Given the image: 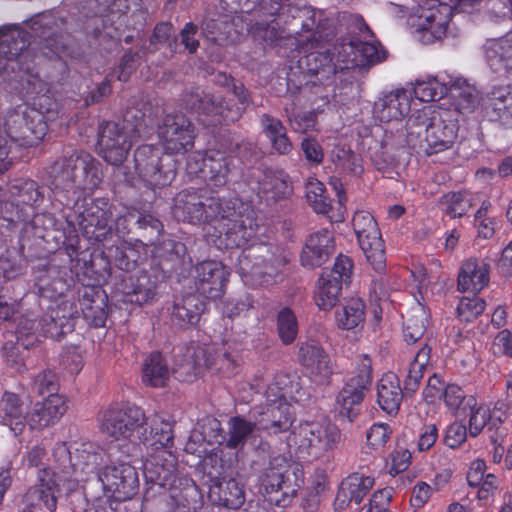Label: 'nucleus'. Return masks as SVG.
I'll return each mask as SVG.
<instances>
[{
  "label": "nucleus",
  "mask_w": 512,
  "mask_h": 512,
  "mask_svg": "<svg viewBox=\"0 0 512 512\" xmlns=\"http://www.w3.org/2000/svg\"><path fill=\"white\" fill-rule=\"evenodd\" d=\"M443 401L446 407L451 412H456L462 405V410H465V401L468 398L464 395L463 390L455 385H447L442 394Z\"/></svg>",
  "instance_id": "52"
},
{
  "label": "nucleus",
  "mask_w": 512,
  "mask_h": 512,
  "mask_svg": "<svg viewBox=\"0 0 512 512\" xmlns=\"http://www.w3.org/2000/svg\"><path fill=\"white\" fill-rule=\"evenodd\" d=\"M341 484L350 494L349 496L354 499V502L358 504L374 486V479L370 476L352 474L345 478Z\"/></svg>",
  "instance_id": "44"
},
{
  "label": "nucleus",
  "mask_w": 512,
  "mask_h": 512,
  "mask_svg": "<svg viewBox=\"0 0 512 512\" xmlns=\"http://www.w3.org/2000/svg\"><path fill=\"white\" fill-rule=\"evenodd\" d=\"M478 200L477 194L469 191L449 192L441 199L443 211L452 218L466 214Z\"/></svg>",
  "instance_id": "34"
},
{
  "label": "nucleus",
  "mask_w": 512,
  "mask_h": 512,
  "mask_svg": "<svg viewBox=\"0 0 512 512\" xmlns=\"http://www.w3.org/2000/svg\"><path fill=\"white\" fill-rule=\"evenodd\" d=\"M64 311L68 307V311L63 313L61 316L59 315V310H52V314L50 317V321L45 323L42 327V332L44 336L58 339L63 335V323L64 320L70 317L73 313V304L70 302H64Z\"/></svg>",
  "instance_id": "49"
},
{
  "label": "nucleus",
  "mask_w": 512,
  "mask_h": 512,
  "mask_svg": "<svg viewBox=\"0 0 512 512\" xmlns=\"http://www.w3.org/2000/svg\"><path fill=\"white\" fill-rule=\"evenodd\" d=\"M209 498L215 504L238 509L245 502V491L243 485L236 479H223L210 486Z\"/></svg>",
  "instance_id": "24"
},
{
  "label": "nucleus",
  "mask_w": 512,
  "mask_h": 512,
  "mask_svg": "<svg viewBox=\"0 0 512 512\" xmlns=\"http://www.w3.org/2000/svg\"><path fill=\"white\" fill-rule=\"evenodd\" d=\"M99 427L103 434L114 440H139L151 449L144 462V476L148 482L167 490L171 504L176 508L189 505L188 496L194 487L176 477L177 457L172 451L173 435L170 421L155 414L146 417L135 405H116L99 414Z\"/></svg>",
  "instance_id": "1"
},
{
  "label": "nucleus",
  "mask_w": 512,
  "mask_h": 512,
  "mask_svg": "<svg viewBox=\"0 0 512 512\" xmlns=\"http://www.w3.org/2000/svg\"><path fill=\"white\" fill-rule=\"evenodd\" d=\"M66 401L58 393H51L34 406L28 423L31 428H42L56 423L66 412Z\"/></svg>",
  "instance_id": "22"
},
{
  "label": "nucleus",
  "mask_w": 512,
  "mask_h": 512,
  "mask_svg": "<svg viewBox=\"0 0 512 512\" xmlns=\"http://www.w3.org/2000/svg\"><path fill=\"white\" fill-rule=\"evenodd\" d=\"M489 265L481 259L469 258L460 267L457 287L461 292L478 293L489 283Z\"/></svg>",
  "instance_id": "20"
},
{
  "label": "nucleus",
  "mask_w": 512,
  "mask_h": 512,
  "mask_svg": "<svg viewBox=\"0 0 512 512\" xmlns=\"http://www.w3.org/2000/svg\"><path fill=\"white\" fill-rule=\"evenodd\" d=\"M0 419L17 435L25 427V417L19 397L12 392H5L0 398Z\"/></svg>",
  "instance_id": "29"
},
{
  "label": "nucleus",
  "mask_w": 512,
  "mask_h": 512,
  "mask_svg": "<svg viewBox=\"0 0 512 512\" xmlns=\"http://www.w3.org/2000/svg\"><path fill=\"white\" fill-rule=\"evenodd\" d=\"M169 379V369L159 353L149 355L142 367V381L151 387H163Z\"/></svg>",
  "instance_id": "31"
},
{
  "label": "nucleus",
  "mask_w": 512,
  "mask_h": 512,
  "mask_svg": "<svg viewBox=\"0 0 512 512\" xmlns=\"http://www.w3.org/2000/svg\"><path fill=\"white\" fill-rule=\"evenodd\" d=\"M412 92L398 88L383 93L374 102L373 114L382 123L401 122L411 109Z\"/></svg>",
  "instance_id": "14"
},
{
  "label": "nucleus",
  "mask_w": 512,
  "mask_h": 512,
  "mask_svg": "<svg viewBox=\"0 0 512 512\" xmlns=\"http://www.w3.org/2000/svg\"><path fill=\"white\" fill-rule=\"evenodd\" d=\"M276 325L282 343H293L298 334V322L294 312L289 308L281 309L277 315Z\"/></svg>",
  "instance_id": "42"
},
{
  "label": "nucleus",
  "mask_w": 512,
  "mask_h": 512,
  "mask_svg": "<svg viewBox=\"0 0 512 512\" xmlns=\"http://www.w3.org/2000/svg\"><path fill=\"white\" fill-rule=\"evenodd\" d=\"M125 129L113 122H108L101 128L98 140L99 153L112 165L122 164L131 148L132 141Z\"/></svg>",
  "instance_id": "13"
},
{
  "label": "nucleus",
  "mask_w": 512,
  "mask_h": 512,
  "mask_svg": "<svg viewBox=\"0 0 512 512\" xmlns=\"http://www.w3.org/2000/svg\"><path fill=\"white\" fill-rule=\"evenodd\" d=\"M342 284L330 279L327 275H321L314 293L315 304L324 311L331 310L339 301Z\"/></svg>",
  "instance_id": "32"
},
{
  "label": "nucleus",
  "mask_w": 512,
  "mask_h": 512,
  "mask_svg": "<svg viewBox=\"0 0 512 512\" xmlns=\"http://www.w3.org/2000/svg\"><path fill=\"white\" fill-rule=\"evenodd\" d=\"M158 134L165 151L171 154L185 153L194 144V127L182 114L166 116Z\"/></svg>",
  "instance_id": "11"
},
{
  "label": "nucleus",
  "mask_w": 512,
  "mask_h": 512,
  "mask_svg": "<svg viewBox=\"0 0 512 512\" xmlns=\"http://www.w3.org/2000/svg\"><path fill=\"white\" fill-rule=\"evenodd\" d=\"M493 352L498 355L512 356V332L503 330L493 341Z\"/></svg>",
  "instance_id": "61"
},
{
  "label": "nucleus",
  "mask_w": 512,
  "mask_h": 512,
  "mask_svg": "<svg viewBox=\"0 0 512 512\" xmlns=\"http://www.w3.org/2000/svg\"><path fill=\"white\" fill-rule=\"evenodd\" d=\"M203 309L202 302H199L194 296H189L183 299L182 304L175 305L173 316L183 324L196 325Z\"/></svg>",
  "instance_id": "43"
},
{
  "label": "nucleus",
  "mask_w": 512,
  "mask_h": 512,
  "mask_svg": "<svg viewBox=\"0 0 512 512\" xmlns=\"http://www.w3.org/2000/svg\"><path fill=\"white\" fill-rule=\"evenodd\" d=\"M486 56L492 68L497 70L498 64H501L505 69L512 70V32L488 41Z\"/></svg>",
  "instance_id": "30"
},
{
  "label": "nucleus",
  "mask_w": 512,
  "mask_h": 512,
  "mask_svg": "<svg viewBox=\"0 0 512 512\" xmlns=\"http://www.w3.org/2000/svg\"><path fill=\"white\" fill-rule=\"evenodd\" d=\"M402 396L398 377L391 372L384 374L377 385V402L380 408L390 415L397 413Z\"/></svg>",
  "instance_id": "26"
},
{
  "label": "nucleus",
  "mask_w": 512,
  "mask_h": 512,
  "mask_svg": "<svg viewBox=\"0 0 512 512\" xmlns=\"http://www.w3.org/2000/svg\"><path fill=\"white\" fill-rule=\"evenodd\" d=\"M202 167L199 172L203 177H208L214 181L215 186L225 183L226 175L229 171L227 159L220 152L209 151L202 157Z\"/></svg>",
  "instance_id": "35"
},
{
  "label": "nucleus",
  "mask_w": 512,
  "mask_h": 512,
  "mask_svg": "<svg viewBox=\"0 0 512 512\" xmlns=\"http://www.w3.org/2000/svg\"><path fill=\"white\" fill-rule=\"evenodd\" d=\"M432 493L433 488L428 483L424 481L417 482L412 489L411 505L415 509L423 508L430 500Z\"/></svg>",
  "instance_id": "57"
},
{
  "label": "nucleus",
  "mask_w": 512,
  "mask_h": 512,
  "mask_svg": "<svg viewBox=\"0 0 512 512\" xmlns=\"http://www.w3.org/2000/svg\"><path fill=\"white\" fill-rule=\"evenodd\" d=\"M152 146H141L135 152L136 168L143 172L144 176H156L160 171L158 167V155Z\"/></svg>",
  "instance_id": "45"
},
{
  "label": "nucleus",
  "mask_w": 512,
  "mask_h": 512,
  "mask_svg": "<svg viewBox=\"0 0 512 512\" xmlns=\"http://www.w3.org/2000/svg\"><path fill=\"white\" fill-rule=\"evenodd\" d=\"M325 186L314 177H310L306 183V198L316 213L328 214L331 210L330 202L325 194Z\"/></svg>",
  "instance_id": "39"
},
{
  "label": "nucleus",
  "mask_w": 512,
  "mask_h": 512,
  "mask_svg": "<svg viewBox=\"0 0 512 512\" xmlns=\"http://www.w3.org/2000/svg\"><path fill=\"white\" fill-rule=\"evenodd\" d=\"M467 429L461 422H454L449 425L444 438L446 445L452 449L460 447L466 440Z\"/></svg>",
  "instance_id": "55"
},
{
  "label": "nucleus",
  "mask_w": 512,
  "mask_h": 512,
  "mask_svg": "<svg viewBox=\"0 0 512 512\" xmlns=\"http://www.w3.org/2000/svg\"><path fill=\"white\" fill-rule=\"evenodd\" d=\"M371 380L370 360L364 357L363 369L351 377L338 394L337 409L340 415L349 420L356 415L357 407L362 402Z\"/></svg>",
  "instance_id": "12"
},
{
  "label": "nucleus",
  "mask_w": 512,
  "mask_h": 512,
  "mask_svg": "<svg viewBox=\"0 0 512 512\" xmlns=\"http://www.w3.org/2000/svg\"><path fill=\"white\" fill-rule=\"evenodd\" d=\"M64 45L57 37L45 38L43 43L28 41V34L17 24L0 27V77L12 80L20 77L23 90L27 95H35L33 105L37 107L33 120L34 126L29 127L34 138L24 141L26 146L37 145L47 134V121L58 113V104L47 92L46 83L37 74L31 72L34 64L41 58L60 57Z\"/></svg>",
  "instance_id": "2"
},
{
  "label": "nucleus",
  "mask_w": 512,
  "mask_h": 512,
  "mask_svg": "<svg viewBox=\"0 0 512 512\" xmlns=\"http://www.w3.org/2000/svg\"><path fill=\"white\" fill-rule=\"evenodd\" d=\"M449 92V80H439L437 77L425 81H417L413 94L422 102H431L443 98Z\"/></svg>",
  "instance_id": "38"
},
{
  "label": "nucleus",
  "mask_w": 512,
  "mask_h": 512,
  "mask_svg": "<svg viewBox=\"0 0 512 512\" xmlns=\"http://www.w3.org/2000/svg\"><path fill=\"white\" fill-rule=\"evenodd\" d=\"M411 463V453L407 449L397 450L392 455L389 473L393 476L405 471Z\"/></svg>",
  "instance_id": "62"
},
{
  "label": "nucleus",
  "mask_w": 512,
  "mask_h": 512,
  "mask_svg": "<svg viewBox=\"0 0 512 512\" xmlns=\"http://www.w3.org/2000/svg\"><path fill=\"white\" fill-rule=\"evenodd\" d=\"M238 271L244 280L258 278L266 273L260 262L252 263L251 256L244 254L239 258Z\"/></svg>",
  "instance_id": "56"
},
{
  "label": "nucleus",
  "mask_w": 512,
  "mask_h": 512,
  "mask_svg": "<svg viewBox=\"0 0 512 512\" xmlns=\"http://www.w3.org/2000/svg\"><path fill=\"white\" fill-rule=\"evenodd\" d=\"M338 52L337 62L345 65L340 69L349 68L350 66H364L365 64L380 62L385 59V51L379 43L351 41L344 43Z\"/></svg>",
  "instance_id": "19"
},
{
  "label": "nucleus",
  "mask_w": 512,
  "mask_h": 512,
  "mask_svg": "<svg viewBox=\"0 0 512 512\" xmlns=\"http://www.w3.org/2000/svg\"><path fill=\"white\" fill-rule=\"evenodd\" d=\"M406 130L410 135L425 133V141L433 152L450 148L457 138V123L447 110L436 105H424L415 109L406 120Z\"/></svg>",
  "instance_id": "6"
},
{
  "label": "nucleus",
  "mask_w": 512,
  "mask_h": 512,
  "mask_svg": "<svg viewBox=\"0 0 512 512\" xmlns=\"http://www.w3.org/2000/svg\"><path fill=\"white\" fill-rule=\"evenodd\" d=\"M188 195L179 193L174 206V216L183 221L215 220L220 244L225 248L243 247L257 232L255 212L239 199L220 200L210 198L207 203L192 202Z\"/></svg>",
  "instance_id": "3"
},
{
  "label": "nucleus",
  "mask_w": 512,
  "mask_h": 512,
  "mask_svg": "<svg viewBox=\"0 0 512 512\" xmlns=\"http://www.w3.org/2000/svg\"><path fill=\"white\" fill-rule=\"evenodd\" d=\"M86 159L76 156L70 157L62 164L57 163L53 167V172L56 173L55 179L57 182H73L77 177L78 170H85Z\"/></svg>",
  "instance_id": "46"
},
{
  "label": "nucleus",
  "mask_w": 512,
  "mask_h": 512,
  "mask_svg": "<svg viewBox=\"0 0 512 512\" xmlns=\"http://www.w3.org/2000/svg\"><path fill=\"white\" fill-rule=\"evenodd\" d=\"M33 389L39 395L57 393V382L55 374L50 370L40 372L34 379Z\"/></svg>",
  "instance_id": "54"
},
{
  "label": "nucleus",
  "mask_w": 512,
  "mask_h": 512,
  "mask_svg": "<svg viewBox=\"0 0 512 512\" xmlns=\"http://www.w3.org/2000/svg\"><path fill=\"white\" fill-rule=\"evenodd\" d=\"M392 434V430L386 423H374L366 432V445L373 451H379L385 447Z\"/></svg>",
  "instance_id": "48"
},
{
  "label": "nucleus",
  "mask_w": 512,
  "mask_h": 512,
  "mask_svg": "<svg viewBox=\"0 0 512 512\" xmlns=\"http://www.w3.org/2000/svg\"><path fill=\"white\" fill-rule=\"evenodd\" d=\"M100 480L105 491L110 492L117 501L130 499L139 487L136 469L126 462L106 465L100 473Z\"/></svg>",
  "instance_id": "10"
},
{
  "label": "nucleus",
  "mask_w": 512,
  "mask_h": 512,
  "mask_svg": "<svg viewBox=\"0 0 512 512\" xmlns=\"http://www.w3.org/2000/svg\"><path fill=\"white\" fill-rule=\"evenodd\" d=\"M366 319V306L359 297L347 299L335 310V324L341 330H355L362 327Z\"/></svg>",
  "instance_id": "25"
},
{
  "label": "nucleus",
  "mask_w": 512,
  "mask_h": 512,
  "mask_svg": "<svg viewBox=\"0 0 512 512\" xmlns=\"http://www.w3.org/2000/svg\"><path fill=\"white\" fill-rule=\"evenodd\" d=\"M334 239L332 233L323 229L311 234L301 254L302 265L310 268L321 266L332 254Z\"/></svg>",
  "instance_id": "21"
},
{
  "label": "nucleus",
  "mask_w": 512,
  "mask_h": 512,
  "mask_svg": "<svg viewBox=\"0 0 512 512\" xmlns=\"http://www.w3.org/2000/svg\"><path fill=\"white\" fill-rule=\"evenodd\" d=\"M330 159L336 168L343 172L353 175L362 173L360 159L344 146H335L331 151Z\"/></svg>",
  "instance_id": "41"
},
{
  "label": "nucleus",
  "mask_w": 512,
  "mask_h": 512,
  "mask_svg": "<svg viewBox=\"0 0 512 512\" xmlns=\"http://www.w3.org/2000/svg\"><path fill=\"white\" fill-rule=\"evenodd\" d=\"M468 412V431L471 437L478 436L486 426L489 429L501 423V418L495 419L491 409L484 403H478L474 396H468L465 401V410Z\"/></svg>",
  "instance_id": "27"
},
{
  "label": "nucleus",
  "mask_w": 512,
  "mask_h": 512,
  "mask_svg": "<svg viewBox=\"0 0 512 512\" xmlns=\"http://www.w3.org/2000/svg\"><path fill=\"white\" fill-rule=\"evenodd\" d=\"M486 463L482 459L471 462L467 471V482L470 486H478L486 476Z\"/></svg>",
  "instance_id": "63"
},
{
  "label": "nucleus",
  "mask_w": 512,
  "mask_h": 512,
  "mask_svg": "<svg viewBox=\"0 0 512 512\" xmlns=\"http://www.w3.org/2000/svg\"><path fill=\"white\" fill-rule=\"evenodd\" d=\"M429 320V311L420 302L410 310L404 325V339L407 343H415L421 339L426 331Z\"/></svg>",
  "instance_id": "33"
},
{
  "label": "nucleus",
  "mask_w": 512,
  "mask_h": 512,
  "mask_svg": "<svg viewBox=\"0 0 512 512\" xmlns=\"http://www.w3.org/2000/svg\"><path fill=\"white\" fill-rule=\"evenodd\" d=\"M299 360L312 382L319 385L328 382L332 365L329 356L318 343H303L299 349Z\"/></svg>",
  "instance_id": "16"
},
{
  "label": "nucleus",
  "mask_w": 512,
  "mask_h": 512,
  "mask_svg": "<svg viewBox=\"0 0 512 512\" xmlns=\"http://www.w3.org/2000/svg\"><path fill=\"white\" fill-rule=\"evenodd\" d=\"M431 348L428 345L421 347L415 354L408 367L405 379V388L415 391L423 378L424 372L430 360Z\"/></svg>",
  "instance_id": "37"
},
{
  "label": "nucleus",
  "mask_w": 512,
  "mask_h": 512,
  "mask_svg": "<svg viewBox=\"0 0 512 512\" xmlns=\"http://www.w3.org/2000/svg\"><path fill=\"white\" fill-rule=\"evenodd\" d=\"M213 365L214 361L211 359L208 350L199 347L189 348L184 359L175 369V373L181 381L191 382L205 369H211Z\"/></svg>",
  "instance_id": "23"
},
{
  "label": "nucleus",
  "mask_w": 512,
  "mask_h": 512,
  "mask_svg": "<svg viewBox=\"0 0 512 512\" xmlns=\"http://www.w3.org/2000/svg\"><path fill=\"white\" fill-rule=\"evenodd\" d=\"M438 438V430L434 425L425 426L423 431L419 435L418 439V450L426 451L429 450L436 442Z\"/></svg>",
  "instance_id": "64"
},
{
  "label": "nucleus",
  "mask_w": 512,
  "mask_h": 512,
  "mask_svg": "<svg viewBox=\"0 0 512 512\" xmlns=\"http://www.w3.org/2000/svg\"><path fill=\"white\" fill-rule=\"evenodd\" d=\"M291 185L282 174L271 173L265 176L261 183V191L267 199L277 200L291 193Z\"/></svg>",
  "instance_id": "40"
},
{
  "label": "nucleus",
  "mask_w": 512,
  "mask_h": 512,
  "mask_svg": "<svg viewBox=\"0 0 512 512\" xmlns=\"http://www.w3.org/2000/svg\"><path fill=\"white\" fill-rule=\"evenodd\" d=\"M196 271V286L201 295L209 299H216L224 293L229 271L221 262H202L197 266Z\"/></svg>",
  "instance_id": "18"
},
{
  "label": "nucleus",
  "mask_w": 512,
  "mask_h": 512,
  "mask_svg": "<svg viewBox=\"0 0 512 512\" xmlns=\"http://www.w3.org/2000/svg\"><path fill=\"white\" fill-rule=\"evenodd\" d=\"M316 113L308 112L290 118V125L296 132L306 133L316 128Z\"/></svg>",
  "instance_id": "59"
},
{
  "label": "nucleus",
  "mask_w": 512,
  "mask_h": 512,
  "mask_svg": "<svg viewBox=\"0 0 512 512\" xmlns=\"http://www.w3.org/2000/svg\"><path fill=\"white\" fill-rule=\"evenodd\" d=\"M352 268V260L347 256L340 255L336 258L333 268L330 271H324L321 275H327L330 279L343 284L350 280Z\"/></svg>",
  "instance_id": "51"
},
{
  "label": "nucleus",
  "mask_w": 512,
  "mask_h": 512,
  "mask_svg": "<svg viewBox=\"0 0 512 512\" xmlns=\"http://www.w3.org/2000/svg\"><path fill=\"white\" fill-rule=\"evenodd\" d=\"M353 227L367 261L374 270L383 271L386 265L385 248L374 217L369 212L358 211L353 216Z\"/></svg>",
  "instance_id": "9"
},
{
  "label": "nucleus",
  "mask_w": 512,
  "mask_h": 512,
  "mask_svg": "<svg viewBox=\"0 0 512 512\" xmlns=\"http://www.w3.org/2000/svg\"><path fill=\"white\" fill-rule=\"evenodd\" d=\"M478 486L477 499L483 505H487L493 500L498 490L499 480L494 474L488 473Z\"/></svg>",
  "instance_id": "53"
},
{
  "label": "nucleus",
  "mask_w": 512,
  "mask_h": 512,
  "mask_svg": "<svg viewBox=\"0 0 512 512\" xmlns=\"http://www.w3.org/2000/svg\"><path fill=\"white\" fill-rule=\"evenodd\" d=\"M449 92L455 109L460 113L473 111L480 102L476 88L462 77H449Z\"/></svg>",
  "instance_id": "28"
},
{
  "label": "nucleus",
  "mask_w": 512,
  "mask_h": 512,
  "mask_svg": "<svg viewBox=\"0 0 512 512\" xmlns=\"http://www.w3.org/2000/svg\"><path fill=\"white\" fill-rule=\"evenodd\" d=\"M233 95L237 97L241 106L223 107L220 102L215 104L214 95H205L203 99L198 100L197 105L193 103V106H195V109L199 113L205 115L207 118H210L202 119V121L208 125L220 124L222 121L232 122L240 117L241 112L244 109V105L248 102V93L241 84H233Z\"/></svg>",
  "instance_id": "15"
},
{
  "label": "nucleus",
  "mask_w": 512,
  "mask_h": 512,
  "mask_svg": "<svg viewBox=\"0 0 512 512\" xmlns=\"http://www.w3.org/2000/svg\"><path fill=\"white\" fill-rule=\"evenodd\" d=\"M291 383L287 375L278 376L266 391L267 407L260 413L257 423H252L241 417L231 418L229 421V438L226 445L236 449L243 446L246 438L254 431L255 427L278 433L287 430L292 424L293 409L286 401V395L290 393Z\"/></svg>",
  "instance_id": "4"
},
{
  "label": "nucleus",
  "mask_w": 512,
  "mask_h": 512,
  "mask_svg": "<svg viewBox=\"0 0 512 512\" xmlns=\"http://www.w3.org/2000/svg\"><path fill=\"white\" fill-rule=\"evenodd\" d=\"M485 306V301L478 296L462 297L457 307L458 317L462 321L471 322L483 313Z\"/></svg>",
  "instance_id": "47"
},
{
  "label": "nucleus",
  "mask_w": 512,
  "mask_h": 512,
  "mask_svg": "<svg viewBox=\"0 0 512 512\" xmlns=\"http://www.w3.org/2000/svg\"><path fill=\"white\" fill-rule=\"evenodd\" d=\"M17 345L13 342H6L3 346V356L8 365L15 369L16 372L24 371V356L19 352L18 345L24 349L35 346L39 341V334L36 329L35 321L23 318L19 321L16 328Z\"/></svg>",
  "instance_id": "17"
},
{
  "label": "nucleus",
  "mask_w": 512,
  "mask_h": 512,
  "mask_svg": "<svg viewBox=\"0 0 512 512\" xmlns=\"http://www.w3.org/2000/svg\"><path fill=\"white\" fill-rule=\"evenodd\" d=\"M341 438L340 430L328 419L303 422L294 428L290 442L301 453L318 458L333 450Z\"/></svg>",
  "instance_id": "8"
},
{
  "label": "nucleus",
  "mask_w": 512,
  "mask_h": 512,
  "mask_svg": "<svg viewBox=\"0 0 512 512\" xmlns=\"http://www.w3.org/2000/svg\"><path fill=\"white\" fill-rule=\"evenodd\" d=\"M261 486L266 494L277 492L279 490H283L285 495L289 493L294 495L296 492L294 487L289 488L286 485L284 475L280 471L274 469H270L265 473L261 480Z\"/></svg>",
  "instance_id": "50"
},
{
  "label": "nucleus",
  "mask_w": 512,
  "mask_h": 512,
  "mask_svg": "<svg viewBox=\"0 0 512 512\" xmlns=\"http://www.w3.org/2000/svg\"><path fill=\"white\" fill-rule=\"evenodd\" d=\"M262 126L265 134L270 139L272 147L280 154H287L292 150V143L287 137L286 128L281 121L264 115Z\"/></svg>",
  "instance_id": "36"
},
{
  "label": "nucleus",
  "mask_w": 512,
  "mask_h": 512,
  "mask_svg": "<svg viewBox=\"0 0 512 512\" xmlns=\"http://www.w3.org/2000/svg\"><path fill=\"white\" fill-rule=\"evenodd\" d=\"M330 185L333 187V189L336 192V195L338 197L339 207L337 209L336 214L328 215V217L331 221L341 222L344 220L345 214H346L345 203L347 201V197L343 190V186H342V183L340 180H338L336 178H331Z\"/></svg>",
  "instance_id": "60"
},
{
  "label": "nucleus",
  "mask_w": 512,
  "mask_h": 512,
  "mask_svg": "<svg viewBox=\"0 0 512 512\" xmlns=\"http://www.w3.org/2000/svg\"><path fill=\"white\" fill-rule=\"evenodd\" d=\"M56 462H59L61 473L55 469L45 468L40 471L38 484L31 488L25 496L26 503L30 508L23 512H55L57 506V495L60 486L69 482L75 464H72L71 454L65 443L59 444L54 450Z\"/></svg>",
  "instance_id": "7"
},
{
  "label": "nucleus",
  "mask_w": 512,
  "mask_h": 512,
  "mask_svg": "<svg viewBox=\"0 0 512 512\" xmlns=\"http://www.w3.org/2000/svg\"><path fill=\"white\" fill-rule=\"evenodd\" d=\"M301 149L307 161L313 164H320L324 158L321 145L314 138H304L301 142Z\"/></svg>",
  "instance_id": "58"
},
{
  "label": "nucleus",
  "mask_w": 512,
  "mask_h": 512,
  "mask_svg": "<svg viewBox=\"0 0 512 512\" xmlns=\"http://www.w3.org/2000/svg\"><path fill=\"white\" fill-rule=\"evenodd\" d=\"M479 0H421L408 17V26L416 39L432 44L451 31L454 10L468 12Z\"/></svg>",
  "instance_id": "5"
}]
</instances>
